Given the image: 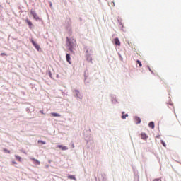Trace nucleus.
<instances>
[{
  "instance_id": "obj_2",
  "label": "nucleus",
  "mask_w": 181,
  "mask_h": 181,
  "mask_svg": "<svg viewBox=\"0 0 181 181\" xmlns=\"http://www.w3.org/2000/svg\"><path fill=\"white\" fill-rule=\"evenodd\" d=\"M86 53V59L88 62H93V47L91 46H86L84 47Z\"/></svg>"
},
{
  "instance_id": "obj_26",
  "label": "nucleus",
  "mask_w": 181,
  "mask_h": 181,
  "mask_svg": "<svg viewBox=\"0 0 181 181\" xmlns=\"http://www.w3.org/2000/svg\"><path fill=\"white\" fill-rule=\"evenodd\" d=\"M153 181H162L160 178L154 179Z\"/></svg>"
},
{
  "instance_id": "obj_28",
  "label": "nucleus",
  "mask_w": 181,
  "mask_h": 181,
  "mask_svg": "<svg viewBox=\"0 0 181 181\" xmlns=\"http://www.w3.org/2000/svg\"><path fill=\"white\" fill-rule=\"evenodd\" d=\"M6 54H5V53L3 52V53L1 54V56H5Z\"/></svg>"
},
{
  "instance_id": "obj_30",
  "label": "nucleus",
  "mask_w": 181,
  "mask_h": 181,
  "mask_svg": "<svg viewBox=\"0 0 181 181\" xmlns=\"http://www.w3.org/2000/svg\"><path fill=\"white\" fill-rule=\"evenodd\" d=\"M156 138H158V139L160 138V135H158V136H156Z\"/></svg>"
},
{
  "instance_id": "obj_22",
  "label": "nucleus",
  "mask_w": 181,
  "mask_h": 181,
  "mask_svg": "<svg viewBox=\"0 0 181 181\" xmlns=\"http://www.w3.org/2000/svg\"><path fill=\"white\" fill-rule=\"evenodd\" d=\"M136 63L138 65H139V67H142V63L139 61V59L136 61Z\"/></svg>"
},
{
  "instance_id": "obj_17",
  "label": "nucleus",
  "mask_w": 181,
  "mask_h": 181,
  "mask_svg": "<svg viewBox=\"0 0 181 181\" xmlns=\"http://www.w3.org/2000/svg\"><path fill=\"white\" fill-rule=\"evenodd\" d=\"M68 179H71L72 180H76V176H74V175H69Z\"/></svg>"
},
{
  "instance_id": "obj_31",
  "label": "nucleus",
  "mask_w": 181,
  "mask_h": 181,
  "mask_svg": "<svg viewBox=\"0 0 181 181\" xmlns=\"http://www.w3.org/2000/svg\"><path fill=\"white\" fill-rule=\"evenodd\" d=\"M113 6H115V2H113Z\"/></svg>"
},
{
  "instance_id": "obj_14",
  "label": "nucleus",
  "mask_w": 181,
  "mask_h": 181,
  "mask_svg": "<svg viewBox=\"0 0 181 181\" xmlns=\"http://www.w3.org/2000/svg\"><path fill=\"white\" fill-rule=\"evenodd\" d=\"M141 139H144V140L148 139V136H146V134L145 133H141Z\"/></svg>"
},
{
  "instance_id": "obj_25",
  "label": "nucleus",
  "mask_w": 181,
  "mask_h": 181,
  "mask_svg": "<svg viewBox=\"0 0 181 181\" xmlns=\"http://www.w3.org/2000/svg\"><path fill=\"white\" fill-rule=\"evenodd\" d=\"M149 71H151V73H152V74H153V71H152V69H151V67L149 66H147Z\"/></svg>"
},
{
  "instance_id": "obj_10",
  "label": "nucleus",
  "mask_w": 181,
  "mask_h": 181,
  "mask_svg": "<svg viewBox=\"0 0 181 181\" xmlns=\"http://www.w3.org/2000/svg\"><path fill=\"white\" fill-rule=\"evenodd\" d=\"M115 45H116L117 46H121V42L119 41V39H118V37H116L115 39Z\"/></svg>"
},
{
  "instance_id": "obj_29",
  "label": "nucleus",
  "mask_w": 181,
  "mask_h": 181,
  "mask_svg": "<svg viewBox=\"0 0 181 181\" xmlns=\"http://www.w3.org/2000/svg\"><path fill=\"white\" fill-rule=\"evenodd\" d=\"M12 163H13V165H16V162H15V161H12Z\"/></svg>"
},
{
  "instance_id": "obj_36",
  "label": "nucleus",
  "mask_w": 181,
  "mask_h": 181,
  "mask_svg": "<svg viewBox=\"0 0 181 181\" xmlns=\"http://www.w3.org/2000/svg\"><path fill=\"white\" fill-rule=\"evenodd\" d=\"M120 58H122V57H121V55H120Z\"/></svg>"
},
{
  "instance_id": "obj_7",
  "label": "nucleus",
  "mask_w": 181,
  "mask_h": 181,
  "mask_svg": "<svg viewBox=\"0 0 181 181\" xmlns=\"http://www.w3.org/2000/svg\"><path fill=\"white\" fill-rule=\"evenodd\" d=\"M134 122H136V124H141V122H142L141 117H139L138 116H134Z\"/></svg>"
},
{
  "instance_id": "obj_5",
  "label": "nucleus",
  "mask_w": 181,
  "mask_h": 181,
  "mask_svg": "<svg viewBox=\"0 0 181 181\" xmlns=\"http://www.w3.org/2000/svg\"><path fill=\"white\" fill-rule=\"evenodd\" d=\"M31 43L38 52L40 50V46H39V45H37V43H36V42H35V40H31Z\"/></svg>"
},
{
  "instance_id": "obj_33",
  "label": "nucleus",
  "mask_w": 181,
  "mask_h": 181,
  "mask_svg": "<svg viewBox=\"0 0 181 181\" xmlns=\"http://www.w3.org/2000/svg\"><path fill=\"white\" fill-rule=\"evenodd\" d=\"M50 6H52V3H50Z\"/></svg>"
},
{
  "instance_id": "obj_9",
  "label": "nucleus",
  "mask_w": 181,
  "mask_h": 181,
  "mask_svg": "<svg viewBox=\"0 0 181 181\" xmlns=\"http://www.w3.org/2000/svg\"><path fill=\"white\" fill-rule=\"evenodd\" d=\"M30 159L33 160L34 165H40V161H39L37 159H35L34 158H30Z\"/></svg>"
},
{
  "instance_id": "obj_32",
  "label": "nucleus",
  "mask_w": 181,
  "mask_h": 181,
  "mask_svg": "<svg viewBox=\"0 0 181 181\" xmlns=\"http://www.w3.org/2000/svg\"><path fill=\"white\" fill-rule=\"evenodd\" d=\"M41 114H43V111L40 110Z\"/></svg>"
},
{
  "instance_id": "obj_18",
  "label": "nucleus",
  "mask_w": 181,
  "mask_h": 181,
  "mask_svg": "<svg viewBox=\"0 0 181 181\" xmlns=\"http://www.w3.org/2000/svg\"><path fill=\"white\" fill-rule=\"evenodd\" d=\"M16 159H17V160H18L19 162H21L22 160V158L18 155L15 156Z\"/></svg>"
},
{
  "instance_id": "obj_23",
  "label": "nucleus",
  "mask_w": 181,
  "mask_h": 181,
  "mask_svg": "<svg viewBox=\"0 0 181 181\" xmlns=\"http://www.w3.org/2000/svg\"><path fill=\"white\" fill-rule=\"evenodd\" d=\"M161 144L165 148H166V143H165L163 140H161Z\"/></svg>"
},
{
  "instance_id": "obj_34",
  "label": "nucleus",
  "mask_w": 181,
  "mask_h": 181,
  "mask_svg": "<svg viewBox=\"0 0 181 181\" xmlns=\"http://www.w3.org/2000/svg\"><path fill=\"white\" fill-rule=\"evenodd\" d=\"M120 58H122V57H121V55H120Z\"/></svg>"
},
{
  "instance_id": "obj_4",
  "label": "nucleus",
  "mask_w": 181,
  "mask_h": 181,
  "mask_svg": "<svg viewBox=\"0 0 181 181\" xmlns=\"http://www.w3.org/2000/svg\"><path fill=\"white\" fill-rule=\"evenodd\" d=\"M30 13L33 19L36 20L37 22H39V21H40V18H39V16H37V13H36V11L31 10Z\"/></svg>"
},
{
  "instance_id": "obj_19",
  "label": "nucleus",
  "mask_w": 181,
  "mask_h": 181,
  "mask_svg": "<svg viewBox=\"0 0 181 181\" xmlns=\"http://www.w3.org/2000/svg\"><path fill=\"white\" fill-rule=\"evenodd\" d=\"M25 22L28 23V26H32L33 24L30 21L27 19L25 20Z\"/></svg>"
},
{
  "instance_id": "obj_15",
  "label": "nucleus",
  "mask_w": 181,
  "mask_h": 181,
  "mask_svg": "<svg viewBox=\"0 0 181 181\" xmlns=\"http://www.w3.org/2000/svg\"><path fill=\"white\" fill-rule=\"evenodd\" d=\"M51 115H52V117H62L60 114L55 113V112L51 113Z\"/></svg>"
},
{
  "instance_id": "obj_1",
  "label": "nucleus",
  "mask_w": 181,
  "mask_h": 181,
  "mask_svg": "<svg viewBox=\"0 0 181 181\" xmlns=\"http://www.w3.org/2000/svg\"><path fill=\"white\" fill-rule=\"evenodd\" d=\"M66 39L68 50H69L71 53H74V50H76V40H74V39H69V37H66Z\"/></svg>"
},
{
  "instance_id": "obj_20",
  "label": "nucleus",
  "mask_w": 181,
  "mask_h": 181,
  "mask_svg": "<svg viewBox=\"0 0 181 181\" xmlns=\"http://www.w3.org/2000/svg\"><path fill=\"white\" fill-rule=\"evenodd\" d=\"M47 74L49 75V76L50 77V78H53V76H52V71H48L47 72Z\"/></svg>"
},
{
  "instance_id": "obj_21",
  "label": "nucleus",
  "mask_w": 181,
  "mask_h": 181,
  "mask_svg": "<svg viewBox=\"0 0 181 181\" xmlns=\"http://www.w3.org/2000/svg\"><path fill=\"white\" fill-rule=\"evenodd\" d=\"M38 144H42V145H46V141H43L42 140H38Z\"/></svg>"
},
{
  "instance_id": "obj_27",
  "label": "nucleus",
  "mask_w": 181,
  "mask_h": 181,
  "mask_svg": "<svg viewBox=\"0 0 181 181\" xmlns=\"http://www.w3.org/2000/svg\"><path fill=\"white\" fill-rule=\"evenodd\" d=\"M71 147H72L73 148H75V146H74V143H71Z\"/></svg>"
},
{
  "instance_id": "obj_6",
  "label": "nucleus",
  "mask_w": 181,
  "mask_h": 181,
  "mask_svg": "<svg viewBox=\"0 0 181 181\" xmlns=\"http://www.w3.org/2000/svg\"><path fill=\"white\" fill-rule=\"evenodd\" d=\"M111 103L112 104H114V105H117L118 104V100H117V98L115 96H112L111 98Z\"/></svg>"
},
{
  "instance_id": "obj_13",
  "label": "nucleus",
  "mask_w": 181,
  "mask_h": 181,
  "mask_svg": "<svg viewBox=\"0 0 181 181\" xmlns=\"http://www.w3.org/2000/svg\"><path fill=\"white\" fill-rule=\"evenodd\" d=\"M148 127L150 128H151L152 129H153V128H155V122H150L148 124Z\"/></svg>"
},
{
  "instance_id": "obj_35",
  "label": "nucleus",
  "mask_w": 181,
  "mask_h": 181,
  "mask_svg": "<svg viewBox=\"0 0 181 181\" xmlns=\"http://www.w3.org/2000/svg\"><path fill=\"white\" fill-rule=\"evenodd\" d=\"M120 58H122V57H121V55H120Z\"/></svg>"
},
{
  "instance_id": "obj_16",
  "label": "nucleus",
  "mask_w": 181,
  "mask_h": 181,
  "mask_svg": "<svg viewBox=\"0 0 181 181\" xmlns=\"http://www.w3.org/2000/svg\"><path fill=\"white\" fill-rule=\"evenodd\" d=\"M84 77H85V79H84L85 84H88V83H90V81L87 79V75L85 74Z\"/></svg>"
},
{
  "instance_id": "obj_3",
  "label": "nucleus",
  "mask_w": 181,
  "mask_h": 181,
  "mask_svg": "<svg viewBox=\"0 0 181 181\" xmlns=\"http://www.w3.org/2000/svg\"><path fill=\"white\" fill-rule=\"evenodd\" d=\"M73 93L74 94L75 98H78V100H83V93H81L80 90L77 89H74Z\"/></svg>"
},
{
  "instance_id": "obj_11",
  "label": "nucleus",
  "mask_w": 181,
  "mask_h": 181,
  "mask_svg": "<svg viewBox=\"0 0 181 181\" xmlns=\"http://www.w3.org/2000/svg\"><path fill=\"white\" fill-rule=\"evenodd\" d=\"M122 115L121 116L122 119H127V117L129 116L128 114H125V112H122Z\"/></svg>"
},
{
  "instance_id": "obj_8",
  "label": "nucleus",
  "mask_w": 181,
  "mask_h": 181,
  "mask_svg": "<svg viewBox=\"0 0 181 181\" xmlns=\"http://www.w3.org/2000/svg\"><path fill=\"white\" fill-rule=\"evenodd\" d=\"M57 148H59L62 151H67L69 150V147L63 145H57Z\"/></svg>"
},
{
  "instance_id": "obj_24",
  "label": "nucleus",
  "mask_w": 181,
  "mask_h": 181,
  "mask_svg": "<svg viewBox=\"0 0 181 181\" xmlns=\"http://www.w3.org/2000/svg\"><path fill=\"white\" fill-rule=\"evenodd\" d=\"M4 152H6L7 153H11V151L6 149V148H4Z\"/></svg>"
},
{
  "instance_id": "obj_12",
  "label": "nucleus",
  "mask_w": 181,
  "mask_h": 181,
  "mask_svg": "<svg viewBox=\"0 0 181 181\" xmlns=\"http://www.w3.org/2000/svg\"><path fill=\"white\" fill-rule=\"evenodd\" d=\"M66 61L68 62V63H69V64H71V61H70L71 57H70V54H66Z\"/></svg>"
}]
</instances>
